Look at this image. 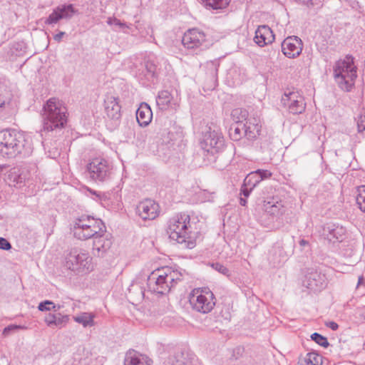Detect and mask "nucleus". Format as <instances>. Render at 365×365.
I'll list each match as a JSON object with an SVG mask.
<instances>
[{
  "instance_id": "f257e3e1",
  "label": "nucleus",
  "mask_w": 365,
  "mask_h": 365,
  "mask_svg": "<svg viewBox=\"0 0 365 365\" xmlns=\"http://www.w3.org/2000/svg\"><path fill=\"white\" fill-rule=\"evenodd\" d=\"M33 152L31 137L15 129L0 130V155L7 158H26Z\"/></svg>"
},
{
  "instance_id": "f03ea898",
  "label": "nucleus",
  "mask_w": 365,
  "mask_h": 365,
  "mask_svg": "<svg viewBox=\"0 0 365 365\" xmlns=\"http://www.w3.org/2000/svg\"><path fill=\"white\" fill-rule=\"evenodd\" d=\"M190 217L186 213H180L171 217L168 222L167 232L170 240L176 241L182 248L192 249L196 242L190 236Z\"/></svg>"
},
{
  "instance_id": "7ed1b4c3",
  "label": "nucleus",
  "mask_w": 365,
  "mask_h": 365,
  "mask_svg": "<svg viewBox=\"0 0 365 365\" xmlns=\"http://www.w3.org/2000/svg\"><path fill=\"white\" fill-rule=\"evenodd\" d=\"M43 131L64 128L67 122V108L61 101L55 98H50L43 106Z\"/></svg>"
},
{
  "instance_id": "20e7f679",
  "label": "nucleus",
  "mask_w": 365,
  "mask_h": 365,
  "mask_svg": "<svg viewBox=\"0 0 365 365\" xmlns=\"http://www.w3.org/2000/svg\"><path fill=\"white\" fill-rule=\"evenodd\" d=\"M181 277L178 271L165 267L151 274L148 279V287L152 292L165 294L181 280Z\"/></svg>"
},
{
  "instance_id": "39448f33",
  "label": "nucleus",
  "mask_w": 365,
  "mask_h": 365,
  "mask_svg": "<svg viewBox=\"0 0 365 365\" xmlns=\"http://www.w3.org/2000/svg\"><path fill=\"white\" fill-rule=\"evenodd\" d=\"M106 226L101 219L83 215L75 220L73 235L78 240H86L100 232H104Z\"/></svg>"
},
{
  "instance_id": "423d86ee",
  "label": "nucleus",
  "mask_w": 365,
  "mask_h": 365,
  "mask_svg": "<svg viewBox=\"0 0 365 365\" xmlns=\"http://www.w3.org/2000/svg\"><path fill=\"white\" fill-rule=\"evenodd\" d=\"M353 64V58L347 56L344 59L337 61L334 67V78L344 90L349 91L356 76Z\"/></svg>"
},
{
  "instance_id": "0eeeda50",
  "label": "nucleus",
  "mask_w": 365,
  "mask_h": 365,
  "mask_svg": "<svg viewBox=\"0 0 365 365\" xmlns=\"http://www.w3.org/2000/svg\"><path fill=\"white\" fill-rule=\"evenodd\" d=\"M189 302L194 310L202 314L209 313L215 305L213 293L205 287L193 289L189 295Z\"/></svg>"
},
{
  "instance_id": "6e6552de",
  "label": "nucleus",
  "mask_w": 365,
  "mask_h": 365,
  "mask_svg": "<svg viewBox=\"0 0 365 365\" xmlns=\"http://www.w3.org/2000/svg\"><path fill=\"white\" fill-rule=\"evenodd\" d=\"M91 259L86 251L74 249L67 255L66 265L72 271L88 272L93 269Z\"/></svg>"
},
{
  "instance_id": "1a4fd4ad",
  "label": "nucleus",
  "mask_w": 365,
  "mask_h": 365,
  "mask_svg": "<svg viewBox=\"0 0 365 365\" xmlns=\"http://www.w3.org/2000/svg\"><path fill=\"white\" fill-rule=\"evenodd\" d=\"M89 178L96 182H105L110 179L112 165L102 158H95L87 165Z\"/></svg>"
},
{
  "instance_id": "9d476101",
  "label": "nucleus",
  "mask_w": 365,
  "mask_h": 365,
  "mask_svg": "<svg viewBox=\"0 0 365 365\" xmlns=\"http://www.w3.org/2000/svg\"><path fill=\"white\" fill-rule=\"evenodd\" d=\"M182 43L187 50H203L207 48L206 35L197 29H189L184 34Z\"/></svg>"
},
{
  "instance_id": "9b49d317",
  "label": "nucleus",
  "mask_w": 365,
  "mask_h": 365,
  "mask_svg": "<svg viewBox=\"0 0 365 365\" xmlns=\"http://www.w3.org/2000/svg\"><path fill=\"white\" fill-rule=\"evenodd\" d=\"M225 145L224 137L221 133L216 130L206 132L201 142L202 148L212 155L223 150Z\"/></svg>"
},
{
  "instance_id": "f8f14e48",
  "label": "nucleus",
  "mask_w": 365,
  "mask_h": 365,
  "mask_svg": "<svg viewBox=\"0 0 365 365\" xmlns=\"http://www.w3.org/2000/svg\"><path fill=\"white\" fill-rule=\"evenodd\" d=\"M282 103L288 108L289 113L294 115L302 113L306 108L304 97L294 91L284 93L282 98Z\"/></svg>"
},
{
  "instance_id": "ddd939ff",
  "label": "nucleus",
  "mask_w": 365,
  "mask_h": 365,
  "mask_svg": "<svg viewBox=\"0 0 365 365\" xmlns=\"http://www.w3.org/2000/svg\"><path fill=\"white\" fill-rule=\"evenodd\" d=\"M78 11L73 4H63L56 7L52 13L45 19L44 24L53 26L58 23L60 20L71 19Z\"/></svg>"
},
{
  "instance_id": "4468645a",
  "label": "nucleus",
  "mask_w": 365,
  "mask_h": 365,
  "mask_svg": "<svg viewBox=\"0 0 365 365\" xmlns=\"http://www.w3.org/2000/svg\"><path fill=\"white\" fill-rule=\"evenodd\" d=\"M137 215L143 220H153L160 213V206L152 200L140 202L136 207Z\"/></svg>"
},
{
  "instance_id": "2eb2a0df",
  "label": "nucleus",
  "mask_w": 365,
  "mask_h": 365,
  "mask_svg": "<svg viewBox=\"0 0 365 365\" xmlns=\"http://www.w3.org/2000/svg\"><path fill=\"white\" fill-rule=\"evenodd\" d=\"M282 51L289 58L298 57L303 49L302 41L297 36H288L282 42Z\"/></svg>"
},
{
  "instance_id": "dca6fc26",
  "label": "nucleus",
  "mask_w": 365,
  "mask_h": 365,
  "mask_svg": "<svg viewBox=\"0 0 365 365\" xmlns=\"http://www.w3.org/2000/svg\"><path fill=\"white\" fill-rule=\"evenodd\" d=\"M92 253L94 256L103 257L105 253L110 248L112 240L109 234L104 232H100L93 237Z\"/></svg>"
},
{
  "instance_id": "f3484780",
  "label": "nucleus",
  "mask_w": 365,
  "mask_h": 365,
  "mask_svg": "<svg viewBox=\"0 0 365 365\" xmlns=\"http://www.w3.org/2000/svg\"><path fill=\"white\" fill-rule=\"evenodd\" d=\"M104 110L108 118L118 120L121 117V106L119 98L111 94H107L104 99Z\"/></svg>"
},
{
  "instance_id": "a211bd4d",
  "label": "nucleus",
  "mask_w": 365,
  "mask_h": 365,
  "mask_svg": "<svg viewBox=\"0 0 365 365\" xmlns=\"http://www.w3.org/2000/svg\"><path fill=\"white\" fill-rule=\"evenodd\" d=\"M304 285L312 291H320L326 285L325 276L317 271L312 270L305 275Z\"/></svg>"
},
{
  "instance_id": "6ab92c4d",
  "label": "nucleus",
  "mask_w": 365,
  "mask_h": 365,
  "mask_svg": "<svg viewBox=\"0 0 365 365\" xmlns=\"http://www.w3.org/2000/svg\"><path fill=\"white\" fill-rule=\"evenodd\" d=\"M5 182L11 187H21L26 178L24 170L19 167L10 168L5 171Z\"/></svg>"
},
{
  "instance_id": "aec40b11",
  "label": "nucleus",
  "mask_w": 365,
  "mask_h": 365,
  "mask_svg": "<svg viewBox=\"0 0 365 365\" xmlns=\"http://www.w3.org/2000/svg\"><path fill=\"white\" fill-rule=\"evenodd\" d=\"M262 208L267 214L276 217L283 215L285 212L283 202L277 197H267L264 200Z\"/></svg>"
},
{
  "instance_id": "412c9836",
  "label": "nucleus",
  "mask_w": 365,
  "mask_h": 365,
  "mask_svg": "<svg viewBox=\"0 0 365 365\" xmlns=\"http://www.w3.org/2000/svg\"><path fill=\"white\" fill-rule=\"evenodd\" d=\"M274 38L272 30L267 25L259 26L255 31V41L259 46L272 43Z\"/></svg>"
},
{
  "instance_id": "4be33fe9",
  "label": "nucleus",
  "mask_w": 365,
  "mask_h": 365,
  "mask_svg": "<svg viewBox=\"0 0 365 365\" xmlns=\"http://www.w3.org/2000/svg\"><path fill=\"white\" fill-rule=\"evenodd\" d=\"M289 254L284 250L282 245L276 244L269 252L268 259L273 267L280 265L288 258Z\"/></svg>"
},
{
  "instance_id": "5701e85b",
  "label": "nucleus",
  "mask_w": 365,
  "mask_h": 365,
  "mask_svg": "<svg viewBox=\"0 0 365 365\" xmlns=\"http://www.w3.org/2000/svg\"><path fill=\"white\" fill-rule=\"evenodd\" d=\"M156 103L160 110L176 109L178 106L177 99L174 98L170 92L167 90L159 92L156 98Z\"/></svg>"
},
{
  "instance_id": "b1692460",
  "label": "nucleus",
  "mask_w": 365,
  "mask_h": 365,
  "mask_svg": "<svg viewBox=\"0 0 365 365\" xmlns=\"http://www.w3.org/2000/svg\"><path fill=\"white\" fill-rule=\"evenodd\" d=\"M153 361L144 354L129 350L125 356L124 365H152Z\"/></svg>"
},
{
  "instance_id": "393cba45",
  "label": "nucleus",
  "mask_w": 365,
  "mask_h": 365,
  "mask_svg": "<svg viewBox=\"0 0 365 365\" xmlns=\"http://www.w3.org/2000/svg\"><path fill=\"white\" fill-rule=\"evenodd\" d=\"M153 113L150 107L146 103H141L136 111V120L138 124L145 127L147 126L152 120Z\"/></svg>"
},
{
  "instance_id": "a878e982",
  "label": "nucleus",
  "mask_w": 365,
  "mask_h": 365,
  "mask_svg": "<svg viewBox=\"0 0 365 365\" xmlns=\"http://www.w3.org/2000/svg\"><path fill=\"white\" fill-rule=\"evenodd\" d=\"M346 230L339 225L334 224H327L324 227V235L330 241H341L345 235Z\"/></svg>"
},
{
  "instance_id": "bb28decb",
  "label": "nucleus",
  "mask_w": 365,
  "mask_h": 365,
  "mask_svg": "<svg viewBox=\"0 0 365 365\" xmlns=\"http://www.w3.org/2000/svg\"><path fill=\"white\" fill-rule=\"evenodd\" d=\"M244 135L248 140H252L259 135L261 125L259 124L258 119L255 118L247 119L244 123Z\"/></svg>"
},
{
  "instance_id": "cd10ccee",
  "label": "nucleus",
  "mask_w": 365,
  "mask_h": 365,
  "mask_svg": "<svg viewBox=\"0 0 365 365\" xmlns=\"http://www.w3.org/2000/svg\"><path fill=\"white\" fill-rule=\"evenodd\" d=\"M272 176V173L267 170H257L251 172L245 178V184L248 183L252 187H255L259 182L264 179H267Z\"/></svg>"
},
{
  "instance_id": "c85d7f7f",
  "label": "nucleus",
  "mask_w": 365,
  "mask_h": 365,
  "mask_svg": "<svg viewBox=\"0 0 365 365\" xmlns=\"http://www.w3.org/2000/svg\"><path fill=\"white\" fill-rule=\"evenodd\" d=\"M68 315H63L61 313H50L46 316L45 322L50 327L61 328L68 323Z\"/></svg>"
},
{
  "instance_id": "c756f323",
  "label": "nucleus",
  "mask_w": 365,
  "mask_h": 365,
  "mask_svg": "<svg viewBox=\"0 0 365 365\" xmlns=\"http://www.w3.org/2000/svg\"><path fill=\"white\" fill-rule=\"evenodd\" d=\"M94 314L88 312H83L73 317L76 322L82 324L84 327H92L94 325Z\"/></svg>"
},
{
  "instance_id": "7c9ffc66",
  "label": "nucleus",
  "mask_w": 365,
  "mask_h": 365,
  "mask_svg": "<svg viewBox=\"0 0 365 365\" xmlns=\"http://www.w3.org/2000/svg\"><path fill=\"white\" fill-rule=\"evenodd\" d=\"M244 130V123L232 125L230 128V138L235 141L240 140L242 136H245Z\"/></svg>"
},
{
  "instance_id": "2f4dec72",
  "label": "nucleus",
  "mask_w": 365,
  "mask_h": 365,
  "mask_svg": "<svg viewBox=\"0 0 365 365\" xmlns=\"http://www.w3.org/2000/svg\"><path fill=\"white\" fill-rule=\"evenodd\" d=\"M205 6L212 9H222L227 7L230 0H202Z\"/></svg>"
},
{
  "instance_id": "473e14b6",
  "label": "nucleus",
  "mask_w": 365,
  "mask_h": 365,
  "mask_svg": "<svg viewBox=\"0 0 365 365\" xmlns=\"http://www.w3.org/2000/svg\"><path fill=\"white\" fill-rule=\"evenodd\" d=\"M248 113L246 110L242 108H236L232 111V116L235 120V124L244 123L247 120Z\"/></svg>"
},
{
  "instance_id": "72a5a7b5",
  "label": "nucleus",
  "mask_w": 365,
  "mask_h": 365,
  "mask_svg": "<svg viewBox=\"0 0 365 365\" xmlns=\"http://www.w3.org/2000/svg\"><path fill=\"white\" fill-rule=\"evenodd\" d=\"M107 24L110 25V26L113 27V29L115 31L118 30H124L125 29H128V26L123 22H121L119 19L115 18V17H109L107 19Z\"/></svg>"
},
{
  "instance_id": "f704fd0d",
  "label": "nucleus",
  "mask_w": 365,
  "mask_h": 365,
  "mask_svg": "<svg viewBox=\"0 0 365 365\" xmlns=\"http://www.w3.org/2000/svg\"><path fill=\"white\" fill-rule=\"evenodd\" d=\"M38 309L41 312L50 311L51 309L54 311H57L60 309V306H56L51 301L45 300L38 304Z\"/></svg>"
},
{
  "instance_id": "c9c22d12",
  "label": "nucleus",
  "mask_w": 365,
  "mask_h": 365,
  "mask_svg": "<svg viewBox=\"0 0 365 365\" xmlns=\"http://www.w3.org/2000/svg\"><path fill=\"white\" fill-rule=\"evenodd\" d=\"M356 203L359 209L365 212V186H361L359 189V194L356 197Z\"/></svg>"
},
{
  "instance_id": "e433bc0d",
  "label": "nucleus",
  "mask_w": 365,
  "mask_h": 365,
  "mask_svg": "<svg viewBox=\"0 0 365 365\" xmlns=\"http://www.w3.org/2000/svg\"><path fill=\"white\" fill-rule=\"evenodd\" d=\"M311 339L313 341H314L317 344H318L319 345H320L323 347L326 348L329 345L327 339L325 336H324L318 333L315 332V333L312 334L311 335Z\"/></svg>"
},
{
  "instance_id": "4c0bfd02",
  "label": "nucleus",
  "mask_w": 365,
  "mask_h": 365,
  "mask_svg": "<svg viewBox=\"0 0 365 365\" xmlns=\"http://www.w3.org/2000/svg\"><path fill=\"white\" fill-rule=\"evenodd\" d=\"M319 356L314 353H308L304 359L306 365H319Z\"/></svg>"
},
{
  "instance_id": "58836bf2",
  "label": "nucleus",
  "mask_w": 365,
  "mask_h": 365,
  "mask_svg": "<svg viewBox=\"0 0 365 365\" xmlns=\"http://www.w3.org/2000/svg\"><path fill=\"white\" fill-rule=\"evenodd\" d=\"M167 364L170 365H189L185 361L182 356L179 357H170L168 359Z\"/></svg>"
},
{
  "instance_id": "ea45409f",
  "label": "nucleus",
  "mask_w": 365,
  "mask_h": 365,
  "mask_svg": "<svg viewBox=\"0 0 365 365\" xmlns=\"http://www.w3.org/2000/svg\"><path fill=\"white\" fill-rule=\"evenodd\" d=\"M145 69L150 76H153L156 72L157 66L152 61H147L145 63Z\"/></svg>"
},
{
  "instance_id": "a19ab883",
  "label": "nucleus",
  "mask_w": 365,
  "mask_h": 365,
  "mask_svg": "<svg viewBox=\"0 0 365 365\" xmlns=\"http://www.w3.org/2000/svg\"><path fill=\"white\" fill-rule=\"evenodd\" d=\"M255 187H252L251 185H249L248 183L245 184V179L244 180V184L241 187V192L240 194L242 195L245 197H248L252 190Z\"/></svg>"
},
{
  "instance_id": "79ce46f5",
  "label": "nucleus",
  "mask_w": 365,
  "mask_h": 365,
  "mask_svg": "<svg viewBox=\"0 0 365 365\" xmlns=\"http://www.w3.org/2000/svg\"><path fill=\"white\" fill-rule=\"evenodd\" d=\"M212 267L215 270H217L220 273H222L224 275L228 276L230 274L229 269L220 263H214L212 264Z\"/></svg>"
},
{
  "instance_id": "37998d69",
  "label": "nucleus",
  "mask_w": 365,
  "mask_h": 365,
  "mask_svg": "<svg viewBox=\"0 0 365 365\" xmlns=\"http://www.w3.org/2000/svg\"><path fill=\"white\" fill-rule=\"evenodd\" d=\"M356 124L359 132L365 130V115L360 114L357 116Z\"/></svg>"
},
{
  "instance_id": "c03bdc74",
  "label": "nucleus",
  "mask_w": 365,
  "mask_h": 365,
  "mask_svg": "<svg viewBox=\"0 0 365 365\" xmlns=\"http://www.w3.org/2000/svg\"><path fill=\"white\" fill-rule=\"evenodd\" d=\"M11 248V245L5 238L0 237V249L3 250H9Z\"/></svg>"
},
{
  "instance_id": "a18cd8bd",
  "label": "nucleus",
  "mask_w": 365,
  "mask_h": 365,
  "mask_svg": "<svg viewBox=\"0 0 365 365\" xmlns=\"http://www.w3.org/2000/svg\"><path fill=\"white\" fill-rule=\"evenodd\" d=\"M21 326H17V325H9L6 327L4 328V331H3V334L4 336H8L10 333V331H13V330H16V329H21Z\"/></svg>"
},
{
  "instance_id": "49530a36",
  "label": "nucleus",
  "mask_w": 365,
  "mask_h": 365,
  "mask_svg": "<svg viewBox=\"0 0 365 365\" xmlns=\"http://www.w3.org/2000/svg\"><path fill=\"white\" fill-rule=\"evenodd\" d=\"M89 192L95 195L93 198V200H95L96 201H101L103 198H104V195L101 193V192H96V191H93L91 190H89Z\"/></svg>"
},
{
  "instance_id": "de8ad7c7",
  "label": "nucleus",
  "mask_w": 365,
  "mask_h": 365,
  "mask_svg": "<svg viewBox=\"0 0 365 365\" xmlns=\"http://www.w3.org/2000/svg\"><path fill=\"white\" fill-rule=\"evenodd\" d=\"M66 35V33L64 31H60L59 33L56 34V35L53 36V39L59 43L62 38Z\"/></svg>"
},
{
  "instance_id": "09e8293b",
  "label": "nucleus",
  "mask_w": 365,
  "mask_h": 365,
  "mask_svg": "<svg viewBox=\"0 0 365 365\" xmlns=\"http://www.w3.org/2000/svg\"><path fill=\"white\" fill-rule=\"evenodd\" d=\"M9 100V97H6L0 93V108H3L6 102Z\"/></svg>"
},
{
  "instance_id": "8fccbe9b",
  "label": "nucleus",
  "mask_w": 365,
  "mask_h": 365,
  "mask_svg": "<svg viewBox=\"0 0 365 365\" xmlns=\"http://www.w3.org/2000/svg\"><path fill=\"white\" fill-rule=\"evenodd\" d=\"M326 325L334 331L336 330L339 327V325L334 322H329Z\"/></svg>"
},
{
  "instance_id": "3c124183",
  "label": "nucleus",
  "mask_w": 365,
  "mask_h": 365,
  "mask_svg": "<svg viewBox=\"0 0 365 365\" xmlns=\"http://www.w3.org/2000/svg\"><path fill=\"white\" fill-rule=\"evenodd\" d=\"M207 67H209L210 69L213 70L215 75L217 74V68L216 65L214 63L210 62V63H207Z\"/></svg>"
},
{
  "instance_id": "603ef678",
  "label": "nucleus",
  "mask_w": 365,
  "mask_h": 365,
  "mask_svg": "<svg viewBox=\"0 0 365 365\" xmlns=\"http://www.w3.org/2000/svg\"><path fill=\"white\" fill-rule=\"evenodd\" d=\"M299 244L301 247H304L306 246H309V242L304 239L300 240L299 242Z\"/></svg>"
},
{
  "instance_id": "864d4df0",
  "label": "nucleus",
  "mask_w": 365,
  "mask_h": 365,
  "mask_svg": "<svg viewBox=\"0 0 365 365\" xmlns=\"http://www.w3.org/2000/svg\"><path fill=\"white\" fill-rule=\"evenodd\" d=\"M247 197H240V204L242 205V206H245L246 204H247V200H246Z\"/></svg>"
},
{
  "instance_id": "5fc2aeb1",
  "label": "nucleus",
  "mask_w": 365,
  "mask_h": 365,
  "mask_svg": "<svg viewBox=\"0 0 365 365\" xmlns=\"http://www.w3.org/2000/svg\"><path fill=\"white\" fill-rule=\"evenodd\" d=\"M364 282V277L363 276H360L359 277V279H358V283H357V287H359L361 284H362Z\"/></svg>"
},
{
  "instance_id": "6e6d98bb",
  "label": "nucleus",
  "mask_w": 365,
  "mask_h": 365,
  "mask_svg": "<svg viewBox=\"0 0 365 365\" xmlns=\"http://www.w3.org/2000/svg\"><path fill=\"white\" fill-rule=\"evenodd\" d=\"M256 179H257V178H253V179H252V181H255V180H256Z\"/></svg>"
}]
</instances>
